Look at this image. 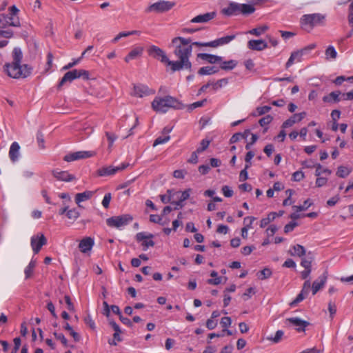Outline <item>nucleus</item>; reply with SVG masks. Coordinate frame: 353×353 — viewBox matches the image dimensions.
<instances>
[{
  "label": "nucleus",
  "instance_id": "nucleus-1",
  "mask_svg": "<svg viewBox=\"0 0 353 353\" xmlns=\"http://www.w3.org/2000/svg\"><path fill=\"white\" fill-rule=\"evenodd\" d=\"M172 43L174 46V54L177 58L176 61H170L165 52L154 45L148 48V53L150 56L160 60L161 62L169 66L172 72L181 70H191L192 63L190 61L192 52L191 39L176 37L172 39Z\"/></svg>",
  "mask_w": 353,
  "mask_h": 353
},
{
  "label": "nucleus",
  "instance_id": "nucleus-2",
  "mask_svg": "<svg viewBox=\"0 0 353 353\" xmlns=\"http://www.w3.org/2000/svg\"><path fill=\"white\" fill-rule=\"evenodd\" d=\"M151 105L155 112L161 113L167 112L170 108L180 109L181 108V103L171 96L157 97L154 99Z\"/></svg>",
  "mask_w": 353,
  "mask_h": 353
},
{
  "label": "nucleus",
  "instance_id": "nucleus-3",
  "mask_svg": "<svg viewBox=\"0 0 353 353\" xmlns=\"http://www.w3.org/2000/svg\"><path fill=\"white\" fill-rule=\"evenodd\" d=\"M6 71L8 75L14 79L26 78L30 75L32 68L27 64L12 63L6 65Z\"/></svg>",
  "mask_w": 353,
  "mask_h": 353
},
{
  "label": "nucleus",
  "instance_id": "nucleus-4",
  "mask_svg": "<svg viewBox=\"0 0 353 353\" xmlns=\"http://www.w3.org/2000/svg\"><path fill=\"white\" fill-rule=\"evenodd\" d=\"M19 11V9L15 6H12L9 8V14H1L0 28H4L6 26H20L19 19L17 16Z\"/></svg>",
  "mask_w": 353,
  "mask_h": 353
},
{
  "label": "nucleus",
  "instance_id": "nucleus-5",
  "mask_svg": "<svg viewBox=\"0 0 353 353\" xmlns=\"http://www.w3.org/2000/svg\"><path fill=\"white\" fill-rule=\"evenodd\" d=\"M323 19L324 17L319 13L304 14L301 19V24L304 30L309 32L314 26L321 24Z\"/></svg>",
  "mask_w": 353,
  "mask_h": 353
},
{
  "label": "nucleus",
  "instance_id": "nucleus-6",
  "mask_svg": "<svg viewBox=\"0 0 353 353\" xmlns=\"http://www.w3.org/2000/svg\"><path fill=\"white\" fill-rule=\"evenodd\" d=\"M133 220L130 214H122L120 216H113L106 219V224L111 228L121 229L128 225Z\"/></svg>",
  "mask_w": 353,
  "mask_h": 353
},
{
  "label": "nucleus",
  "instance_id": "nucleus-7",
  "mask_svg": "<svg viewBox=\"0 0 353 353\" xmlns=\"http://www.w3.org/2000/svg\"><path fill=\"white\" fill-rule=\"evenodd\" d=\"M79 78L83 79H89V72L85 70H72L67 72L61 79L59 86L61 87L66 82H72L73 80Z\"/></svg>",
  "mask_w": 353,
  "mask_h": 353
},
{
  "label": "nucleus",
  "instance_id": "nucleus-8",
  "mask_svg": "<svg viewBox=\"0 0 353 353\" xmlns=\"http://www.w3.org/2000/svg\"><path fill=\"white\" fill-rule=\"evenodd\" d=\"M235 35H228L223 37H221L219 39H215L209 42H199V41H191L192 47L193 46H199V47H211V48H216L219 46H223L225 44L229 43L230 41L235 39Z\"/></svg>",
  "mask_w": 353,
  "mask_h": 353
},
{
  "label": "nucleus",
  "instance_id": "nucleus-9",
  "mask_svg": "<svg viewBox=\"0 0 353 353\" xmlns=\"http://www.w3.org/2000/svg\"><path fill=\"white\" fill-rule=\"evenodd\" d=\"M315 47V44H310L299 50L292 52L285 64V68H289L295 62H301L302 61L303 56L307 54L310 51L314 49Z\"/></svg>",
  "mask_w": 353,
  "mask_h": 353
},
{
  "label": "nucleus",
  "instance_id": "nucleus-10",
  "mask_svg": "<svg viewBox=\"0 0 353 353\" xmlns=\"http://www.w3.org/2000/svg\"><path fill=\"white\" fill-rule=\"evenodd\" d=\"M174 6V2L165 0H159L149 6L145 9V12L148 13L152 12H155L157 13L165 12L170 10Z\"/></svg>",
  "mask_w": 353,
  "mask_h": 353
},
{
  "label": "nucleus",
  "instance_id": "nucleus-11",
  "mask_svg": "<svg viewBox=\"0 0 353 353\" xmlns=\"http://www.w3.org/2000/svg\"><path fill=\"white\" fill-rule=\"evenodd\" d=\"M130 165L129 163L123 162L118 166H104L97 170V174L100 176H112L118 172L122 171Z\"/></svg>",
  "mask_w": 353,
  "mask_h": 353
},
{
  "label": "nucleus",
  "instance_id": "nucleus-12",
  "mask_svg": "<svg viewBox=\"0 0 353 353\" xmlns=\"http://www.w3.org/2000/svg\"><path fill=\"white\" fill-rule=\"evenodd\" d=\"M46 243L47 239L42 233L33 235L30 239V245L34 254H38L41 248Z\"/></svg>",
  "mask_w": 353,
  "mask_h": 353
},
{
  "label": "nucleus",
  "instance_id": "nucleus-13",
  "mask_svg": "<svg viewBox=\"0 0 353 353\" xmlns=\"http://www.w3.org/2000/svg\"><path fill=\"white\" fill-rule=\"evenodd\" d=\"M154 90L149 88L146 85L139 83L134 85L131 94L134 97L143 98L150 94H154Z\"/></svg>",
  "mask_w": 353,
  "mask_h": 353
},
{
  "label": "nucleus",
  "instance_id": "nucleus-14",
  "mask_svg": "<svg viewBox=\"0 0 353 353\" xmlns=\"http://www.w3.org/2000/svg\"><path fill=\"white\" fill-rule=\"evenodd\" d=\"M94 155L95 152L92 151H77L66 154L63 159L67 162H70L76 160L90 158Z\"/></svg>",
  "mask_w": 353,
  "mask_h": 353
},
{
  "label": "nucleus",
  "instance_id": "nucleus-15",
  "mask_svg": "<svg viewBox=\"0 0 353 353\" xmlns=\"http://www.w3.org/2000/svg\"><path fill=\"white\" fill-rule=\"evenodd\" d=\"M287 325H292L299 332H305L306 327L310 325L307 321L302 320L299 317H290L285 319Z\"/></svg>",
  "mask_w": 353,
  "mask_h": 353
},
{
  "label": "nucleus",
  "instance_id": "nucleus-16",
  "mask_svg": "<svg viewBox=\"0 0 353 353\" xmlns=\"http://www.w3.org/2000/svg\"><path fill=\"white\" fill-rule=\"evenodd\" d=\"M52 175L58 181L64 182H70L76 179L74 174L69 173L68 171H63L59 169H55L52 170Z\"/></svg>",
  "mask_w": 353,
  "mask_h": 353
},
{
  "label": "nucleus",
  "instance_id": "nucleus-17",
  "mask_svg": "<svg viewBox=\"0 0 353 353\" xmlns=\"http://www.w3.org/2000/svg\"><path fill=\"white\" fill-rule=\"evenodd\" d=\"M216 16L215 11L199 14L190 20L192 23H205L214 19Z\"/></svg>",
  "mask_w": 353,
  "mask_h": 353
},
{
  "label": "nucleus",
  "instance_id": "nucleus-18",
  "mask_svg": "<svg viewBox=\"0 0 353 353\" xmlns=\"http://www.w3.org/2000/svg\"><path fill=\"white\" fill-rule=\"evenodd\" d=\"M314 260L312 256L302 259L301 265L304 268V270L301 272V277L303 279H306L310 276L312 271V263Z\"/></svg>",
  "mask_w": 353,
  "mask_h": 353
},
{
  "label": "nucleus",
  "instance_id": "nucleus-19",
  "mask_svg": "<svg viewBox=\"0 0 353 353\" xmlns=\"http://www.w3.org/2000/svg\"><path fill=\"white\" fill-rule=\"evenodd\" d=\"M222 14L225 16H233L240 14L239 3L232 2L228 6L221 10Z\"/></svg>",
  "mask_w": 353,
  "mask_h": 353
},
{
  "label": "nucleus",
  "instance_id": "nucleus-20",
  "mask_svg": "<svg viewBox=\"0 0 353 353\" xmlns=\"http://www.w3.org/2000/svg\"><path fill=\"white\" fill-rule=\"evenodd\" d=\"M268 44L267 43L262 39H252L250 40L248 42V48L252 50L261 51L265 48H267Z\"/></svg>",
  "mask_w": 353,
  "mask_h": 353
},
{
  "label": "nucleus",
  "instance_id": "nucleus-21",
  "mask_svg": "<svg viewBox=\"0 0 353 353\" xmlns=\"http://www.w3.org/2000/svg\"><path fill=\"white\" fill-rule=\"evenodd\" d=\"M197 58L205 61L211 64L220 63L223 60L222 57L208 53H199L197 54Z\"/></svg>",
  "mask_w": 353,
  "mask_h": 353
},
{
  "label": "nucleus",
  "instance_id": "nucleus-22",
  "mask_svg": "<svg viewBox=\"0 0 353 353\" xmlns=\"http://www.w3.org/2000/svg\"><path fill=\"white\" fill-rule=\"evenodd\" d=\"M94 241L92 238L85 237L80 241L79 244V248L81 252L86 253L87 252L91 250L94 246Z\"/></svg>",
  "mask_w": 353,
  "mask_h": 353
},
{
  "label": "nucleus",
  "instance_id": "nucleus-23",
  "mask_svg": "<svg viewBox=\"0 0 353 353\" xmlns=\"http://www.w3.org/2000/svg\"><path fill=\"white\" fill-rule=\"evenodd\" d=\"M341 101V92L334 91L323 97V101L327 103H336Z\"/></svg>",
  "mask_w": 353,
  "mask_h": 353
},
{
  "label": "nucleus",
  "instance_id": "nucleus-24",
  "mask_svg": "<svg viewBox=\"0 0 353 353\" xmlns=\"http://www.w3.org/2000/svg\"><path fill=\"white\" fill-rule=\"evenodd\" d=\"M20 156V145L19 144L14 141L13 142L9 150V158L12 162H16L18 161L19 157Z\"/></svg>",
  "mask_w": 353,
  "mask_h": 353
},
{
  "label": "nucleus",
  "instance_id": "nucleus-25",
  "mask_svg": "<svg viewBox=\"0 0 353 353\" xmlns=\"http://www.w3.org/2000/svg\"><path fill=\"white\" fill-rule=\"evenodd\" d=\"M94 192H94V191L87 190L83 192L77 193L75 195V198H74L75 203L78 205L79 207H81L80 203L81 202H83V201L90 199L94 194Z\"/></svg>",
  "mask_w": 353,
  "mask_h": 353
},
{
  "label": "nucleus",
  "instance_id": "nucleus-26",
  "mask_svg": "<svg viewBox=\"0 0 353 353\" xmlns=\"http://www.w3.org/2000/svg\"><path fill=\"white\" fill-rule=\"evenodd\" d=\"M255 219H256V218L254 216H246L244 218L243 223L245 225L241 229V236L243 239L248 238V232L250 229H251L252 228V225L253 222L255 221Z\"/></svg>",
  "mask_w": 353,
  "mask_h": 353
},
{
  "label": "nucleus",
  "instance_id": "nucleus-27",
  "mask_svg": "<svg viewBox=\"0 0 353 353\" xmlns=\"http://www.w3.org/2000/svg\"><path fill=\"white\" fill-rule=\"evenodd\" d=\"M327 276L325 274L320 276L318 279L314 281L312 283V294L314 295L317 292L321 290L325 284Z\"/></svg>",
  "mask_w": 353,
  "mask_h": 353
},
{
  "label": "nucleus",
  "instance_id": "nucleus-28",
  "mask_svg": "<svg viewBox=\"0 0 353 353\" xmlns=\"http://www.w3.org/2000/svg\"><path fill=\"white\" fill-rule=\"evenodd\" d=\"M143 52V48L141 46H137L134 48L125 57L124 60L125 62L128 63L131 60H134L137 57L141 56Z\"/></svg>",
  "mask_w": 353,
  "mask_h": 353
},
{
  "label": "nucleus",
  "instance_id": "nucleus-29",
  "mask_svg": "<svg viewBox=\"0 0 353 353\" xmlns=\"http://www.w3.org/2000/svg\"><path fill=\"white\" fill-rule=\"evenodd\" d=\"M191 192H192V190L190 188H188V189L184 190L183 192H176V194H177V195L180 194V196H177L178 201L174 202V203L177 206H180L181 208H182L183 206V202L185 201V200H187L190 197Z\"/></svg>",
  "mask_w": 353,
  "mask_h": 353
},
{
  "label": "nucleus",
  "instance_id": "nucleus-30",
  "mask_svg": "<svg viewBox=\"0 0 353 353\" xmlns=\"http://www.w3.org/2000/svg\"><path fill=\"white\" fill-rule=\"evenodd\" d=\"M219 68L215 66H204L199 68L198 74L200 75H210L218 72Z\"/></svg>",
  "mask_w": 353,
  "mask_h": 353
},
{
  "label": "nucleus",
  "instance_id": "nucleus-31",
  "mask_svg": "<svg viewBox=\"0 0 353 353\" xmlns=\"http://www.w3.org/2000/svg\"><path fill=\"white\" fill-rule=\"evenodd\" d=\"M292 249L293 250V252H292L291 250L290 251V254L291 256H297L301 257L304 256L306 252L305 248L299 244L293 245L292 247Z\"/></svg>",
  "mask_w": 353,
  "mask_h": 353
},
{
  "label": "nucleus",
  "instance_id": "nucleus-32",
  "mask_svg": "<svg viewBox=\"0 0 353 353\" xmlns=\"http://www.w3.org/2000/svg\"><path fill=\"white\" fill-rule=\"evenodd\" d=\"M240 14H250L255 11L254 6L246 3H239Z\"/></svg>",
  "mask_w": 353,
  "mask_h": 353
},
{
  "label": "nucleus",
  "instance_id": "nucleus-33",
  "mask_svg": "<svg viewBox=\"0 0 353 353\" xmlns=\"http://www.w3.org/2000/svg\"><path fill=\"white\" fill-rule=\"evenodd\" d=\"M35 266L36 261L32 259L24 270L26 279H28L32 276Z\"/></svg>",
  "mask_w": 353,
  "mask_h": 353
},
{
  "label": "nucleus",
  "instance_id": "nucleus-34",
  "mask_svg": "<svg viewBox=\"0 0 353 353\" xmlns=\"http://www.w3.org/2000/svg\"><path fill=\"white\" fill-rule=\"evenodd\" d=\"M211 83L210 87L214 90H217L225 86L228 83V79L226 78L221 79L216 82L210 81Z\"/></svg>",
  "mask_w": 353,
  "mask_h": 353
},
{
  "label": "nucleus",
  "instance_id": "nucleus-35",
  "mask_svg": "<svg viewBox=\"0 0 353 353\" xmlns=\"http://www.w3.org/2000/svg\"><path fill=\"white\" fill-rule=\"evenodd\" d=\"M220 68L224 70H230L234 69L236 65V61L234 60H230L226 61H221L220 62Z\"/></svg>",
  "mask_w": 353,
  "mask_h": 353
},
{
  "label": "nucleus",
  "instance_id": "nucleus-36",
  "mask_svg": "<svg viewBox=\"0 0 353 353\" xmlns=\"http://www.w3.org/2000/svg\"><path fill=\"white\" fill-rule=\"evenodd\" d=\"M13 61L12 63H20L23 58L22 52L20 48H15L12 52Z\"/></svg>",
  "mask_w": 353,
  "mask_h": 353
},
{
  "label": "nucleus",
  "instance_id": "nucleus-37",
  "mask_svg": "<svg viewBox=\"0 0 353 353\" xmlns=\"http://www.w3.org/2000/svg\"><path fill=\"white\" fill-rule=\"evenodd\" d=\"M351 172H352L351 169H349L347 167L341 165L337 169L336 175L341 178H345L350 174Z\"/></svg>",
  "mask_w": 353,
  "mask_h": 353
},
{
  "label": "nucleus",
  "instance_id": "nucleus-38",
  "mask_svg": "<svg viewBox=\"0 0 353 353\" xmlns=\"http://www.w3.org/2000/svg\"><path fill=\"white\" fill-rule=\"evenodd\" d=\"M210 276L214 279H208V284L216 285L221 283V277L218 276V273L216 271H212L210 273Z\"/></svg>",
  "mask_w": 353,
  "mask_h": 353
},
{
  "label": "nucleus",
  "instance_id": "nucleus-39",
  "mask_svg": "<svg viewBox=\"0 0 353 353\" xmlns=\"http://www.w3.org/2000/svg\"><path fill=\"white\" fill-rule=\"evenodd\" d=\"M248 134H250V130H245L243 134L241 133V132L235 133L230 138V143H236L237 141H239L241 139L245 138V135H247Z\"/></svg>",
  "mask_w": 353,
  "mask_h": 353
},
{
  "label": "nucleus",
  "instance_id": "nucleus-40",
  "mask_svg": "<svg viewBox=\"0 0 353 353\" xmlns=\"http://www.w3.org/2000/svg\"><path fill=\"white\" fill-rule=\"evenodd\" d=\"M332 171L328 168H324L321 164H316V170H315V176H320L323 174H325L327 175L331 174Z\"/></svg>",
  "mask_w": 353,
  "mask_h": 353
},
{
  "label": "nucleus",
  "instance_id": "nucleus-41",
  "mask_svg": "<svg viewBox=\"0 0 353 353\" xmlns=\"http://www.w3.org/2000/svg\"><path fill=\"white\" fill-rule=\"evenodd\" d=\"M299 120H297V118L295 117V114H293L292 117H290L288 119L285 121L282 124V128H288L291 126H292L296 123H299Z\"/></svg>",
  "mask_w": 353,
  "mask_h": 353
},
{
  "label": "nucleus",
  "instance_id": "nucleus-42",
  "mask_svg": "<svg viewBox=\"0 0 353 353\" xmlns=\"http://www.w3.org/2000/svg\"><path fill=\"white\" fill-rule=\"evenodd\" d=\"M312 204L310 199H307L302 205H294L293 208L295 209L296 212H299L307 210Z\"/></svg>",
  "mask_w": 353,
  "mask_h": 353
},
{
  "label": "nucleus",
  "instance_id": "nucleus-43",
  "mask_svg": "<svg viewBox=\"0 0 353 353\" xmlns=\"http://www.w3.org/2000/svg\"><path fill=\"white\" fill-rule=\"evenodd\" d=\"M326 58L334 59L337 56V52L332 46H330L325 50Z\"/></svg>",
  "mask_w": 353,
  "mask_h": 353
},
{
  "label": "nucleus",
  "instance_id": "nucleus-44",
  "mask_svg": "<svg viewBox=\"0 0 353 353\" xmlns=\"http://www.w3.org/2000/svg\"><path fill=\"white\" fill-rule=\"evenodd\" d=\"M267 29V26H261L249 30L248 33L259 37L264 33Z\"/></svg>",
  "mask_w": 353,
  "mask_h": 353
},
{
  "label": "nucleus",
  "instance_id": "nucleus-45",
  "mask_svg": "<svg viewBox=\"0 0 353 353\" xmlns=\"http://www.w3.org/2000/svg\"><path fill=\"white\" fill-rule=\"evenodd\" d=\"M79 216H80V213L77 209H76V208H72L70 210L68 209L66 216L69 219L76 220L79 217Z\"/></svg>",
  "mask_w": 353,
  "mask_h": 353
},
{
  "label": "nucleus",
  "instance_id": "nucleus-46",
  "mask_svg": "<svg viewBox=\"0 0 353 353\" xmlns=\"http://www.w3.org/2000/svg\"><path fill=\"white\" fill-rule=\"evenodd\" d=\"M105 136L108 141V149L111 150L114 141L117 139V136L112 132H105Z\"/></svg>",
  "mask_w": 353,
  "mask_h": 353
},
{
  "label": "nucleus",
  "instance_id": "nucleus-47",
  "mask_svg": "<svg viewBox=\"0 0 353 353\" xmlns=\"http://www.w3.org/2000/svg\"><path fill=\"white\" fill-rule=\"evenodd\" d=\"M271 275H272L271 270L269 268H264L263 270H262L261 271H260L258 273V277H259V279H260L261 280L268 279L271 276Z\"/></svg>",
  "mask_w": 353,
  "mask_h": 353
},
{
  "label": "nucleus",
  "instance_id": "nucleus-48",
  "mask_svg": "<svg viewBox=\"0 0 353 353\" xmlns=\"http://www.w3.org/2000/svg\"><path fill=\"white\" fill-rule=\"evenodd\" d=\"M284 332L282 330H277L274 336H271L268 338V340L272 341L274 343H278L281 341Z\"/></svg>",
  "mask_w": 353,
  "mask_h": 353
},
{
  "label": "nucleus",
  "instance_id": "nucleus-49",
  "mask_svg": "<svg viewBox=\"0 0 353 353\" xmlns=\"http://www.w3.org/2000/svg\"><path fill=\"white\" fill-rule=\"evenodd\" d=\"M305 178V174L302 171H296L292 174V181L299 182Z\"/></svg>",
  "mask_w": 353,
  "mask_h": 353
},
{
  "label": "nucleus",
  "instance_id": "nucleus-50",
  "mask_svg": "<svg viewBox=\"0 0 353 353\" xmlns=\"http://www.w3.org/2000/svg\"><path fill=\"white\" fill-rule=\"evenodd\" d=\"M170 139V137L169 135L165 136V137H159L155 139L153 143V147H155L158 145L164 144L167 143Z\"/></svg>",
  "mask_w": 353,
  "mask_h": 353
},
{
  "label": "nucleus",
  "instance_id": "nucleus-51",
  "mask_svg": "<svg viewBox=\"0 0 353 353\" xmlns=\"http://www.w3.org/2000/svg\"><path fill=\"white\" fill-rule=\"evenodd\" d=\"M153 238V235L150 234L148 235H147L145 234V232H139L136 234V239L137 241L139 242H143L144 240H145L146 239H152Z\"/></svg>",
  "mask_w": 353,
  "mask_h": 353
},
{
  "label": "nucleus",
  "instance_id": "nucleus-52",
  "mask_svg": "<svg viewBox=\"0 0 353 353\" xmlns=\"http://www.w3.org/2000/svg\"><path fill=\"white\" fill-rule=\"evenodd\" d=\"M272 120H273V117L271 115L268 114V115H266V116L263 117V118H261L259 120V123L261 126L264 127V126H266L268 124H270Z\"/></svg>",
  "mask_w": 353,
  "mask_h": 353
},
{
  "label": "nucleus",
  "instance_id": "nucleus-53",
  "mask_svg": "<svg viewBox=\"0 0 353 353\" xmlns=\"http://www.w3.org/2000/svg\"><path fill=\"white\" fill-rule=\"evenodd\" d=\"M250 168V165H245V168L240 172L239 174V180L241 181H244L248 179V169Z\"/></svg>",
  "mask_w": 353,
  "mask_h": 353
},
{
  "label": "nucleus",
  "instance_id": "nucleus-54",
  "mask_svg": "<svg viewBox=\"0 0 353 353\" xmlns=\"http://www.w3.org/2000/svg\"><path fill=\"white\" fill-rule=\"evenodd\" d=\"M111 199H112V195H111V193L108 192V193H106L104 196H103V199L102 200V205L105 208H109V205H110V201H111Z\"/></svg>",
  "mask_w": 353,
  "mask_h": 353
},
{
  "label": "nucleus",
  "instance_id": "nucleus-55",
  "mask_svg": "<svg viewBox=\"0 0 353 353\" xmlns=\"http://www.w3.org/2000/svg\"><path fill=\"white\" fill-rule=\"evenodd\" d=\"M210 145V141L208 139H203L201 141V145L196 149L197 152L201 153L205 150Z\"/></svg>",
  "mask_w": 353,
  "mask_h": 353
},
{
  "label": "nucleus",
  "instance_id": "nucleus-56",
  "mask_svg": "<svg viewBox=\"0 0 353 353\" xmlns=\"http://www.w3.org/2000/svg\"><path fill=\"white\" fill-rule=\"evenodd\" d=\"M307 294H305V293L301 291V292L296 296L295 299L290 303V305L294 306L297 303H300L305 298Z\"/></svg>",
  "mask_w": 353,
  "mask_h": 353
},
{
  "label": "nucleus",
  "instance_id": "nucleus-57",
  "mask_svg": "<svg viewBox=\"0 0 353 353\" xmlns=\"http://www.w3.org/2000/svg\"><path fill=\"white\" fill-rule=\"evenodd\" d=\"M54 336L57 340L61 341L65 347L68 346V340L62 333L54 332Z\"/></svg>",
  "mask_w": 353,
  "mask_h": 353
},
{
  "label": "nucleus",
  "instance_id": "nucleus-58",
  "mask_svg": "<svg viewBox=\"0 0 353 353\" xmlns=\"http://www.w3.org/2000/svg\"><path fill=\"white\" fill-rule=\"evenodd\" d=\"M141 245L143 246V250L145 251L148 248L153 247L154 245V242L152 239H146L141 243Z\"/></svg>",
  "mask_w": 353,
  "mask_h": 353
},
{
  "label": "nucleus",
  "instance_id": "nucleus-59",
  "mask_svg": "<svg viewBox=\"0 0 353 353\" xmlns=\"http://www.w3.org/2000/svg\"><path fill=\"white\" fill-rule=\"evenodd\" d=\"M206 101H207V100L204 99V100H201V101H199L194 102V103L190 104L188 106V110H192L196 109L197 108L201 107V106H203L205 104V103Z\"/></svg>",
  "mask_w": 353,
  "mask_h": 353
},
{
  "label": "nucleus",
  "instance_id": "nucleus-60",
  "mask_svg": "<svg viewBox=\"0 0 353 353\" xmlns=\"http://www.w3.org/2000/svg\"><path fill=\"white\" fill-rule=\"evenodd\" d=\"M177 219L172 221V230L174 231H176L177 228L182 224V222L180 221V219H182V213L180 212L178 214Z\"/></svg>",
  "mask_w": 353,
  "mask_h": 353
},
{
  "label": "nucleus",
  "instance_id": "nucleus-61",
  "mask_svg": "<svg viewBox=\"0 0 353 353\" xmlns=\"http://www.w3.org/2000/svg\"><path fill=\"white\" fill-rule=\"evenodd\" d=\"M221 191L225 197H231L234 193L233 190L228 185L223 186Z\"/></svg>",
  "mask_w": 353,
  "mask_h": 353
},
{
  "label": "nucleus",
  "instance_id": "nucleus-62",
  "mask_svg": "<svg viewBox=\"0 0 353 353\" xmlns=\"http://www.w3.org/2000/svg\"><path fill=\"white\" fill-rule=\"evenodd\" d=\"M270 110H271L270 106L264 105V106L258 107L256 108V112L259 115H263V114H265L268 113V112H270Z\"/></svg>",
  "mask_w": 353,
  "mask_h": 353
},
{
  "label": "nucleus",
  "instance_id": "nucleus-63",
  "mask_svg": "<svg viewBox=\"0 0 353 353\" xmlns=\"http://www.w3.org/2000/svg\"><path fill=\"white\" fill-rule=\"evenodd\" d=\"M232 323L231 318L228 316L223 317L221 320V325L224 328H228Z\"/></svg>",
  "mask_w": 353,
  "mask_h": 353
},
{
  "label": "nucleus",
  "instance_id": "nucleus-64",
  "mask_svg": "<svg viewBox=\"0 0 353 353\" xmlns=\"http://www.w3.org/2000/svg\"><path fill=\"white\" fill-rule=\"evenodd\" d=\"M327 182V179L325 177L317 176L316 180V186L318 188H321L324 186Z\"/></svg>",
  "mask_w": 353,
  "mask_h": 353
}]
</instances>
